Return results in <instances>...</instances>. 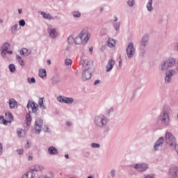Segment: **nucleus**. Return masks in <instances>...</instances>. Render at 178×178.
<instances>
[{
    "label": "nucleus",
    "instance_id": "15",
    "mask_svg": "<svg viewBox=\"0 0 178 178\" xmlns=\"http://www.w3.org/2000/svg\"><path fill=\"white\" fill-rule=\"evenodd\" d=\"M47 31L49 33V37H50V38H53V40H55V38L58 37V33L56 31V29L55 28L48 29Z\"/></svg>",
    "mask_w": 178,
    "mask_h": 178
},
{
    "label": "nucleus",
    "instance_id": "51",
    "mask_svg": "<svg viewBox=\"0 0 178 178\" xmlns=\"http://www.w3.org/2000/svg\"><path fill=\"white\" fill-rule=\"evenodd\" d=\"M18 151V155H23V149H19Z\"/></svg>",
    "mask_w": 178,
    "mask_h": 178
},
{
    "label": "nucleus",
    "instance_id": "6",
    "mask_svg": "<svg viewBox=\"0 0 178 178\" xmlns=\"http://www.w3.org/2000/svg\"><path fill=\"white\" fill-rule=\"evenodd\" d=\"M165 143L170 147H175L176 145V138L169 131L165 132Z\"/></svg>",
    "mask_w": 178,
    "mask_h": 178
},
{
    "label": "nucleus",
    "instance_id": "14",
    "mask_svg": "<svg viewBox=\"0 0 178 178\" xmlns=\"http://www.w3.org/2000/svg\"><path fill=\"white\" fill-rule=\"evenodd\" d=\"M169 176L170 178H178V167L175 166L169 170Z\"/></svg>",
    "mask_w": 178,
    "mask_h": 178
},
{
    "label": "nucleus",
    "instance_id": "3",
    "mask_svg": "<svg viewBox=\"0 0 178 178\" xmlns=\"http://www.w3.org/2000/svg\"><path fill=\"white\" fill-rule=\"evenodd\" d=\"M90 33H88L87 31L83 30L78 36L74 38V42L76 45L80 44H86V42H88V40H90Z\"/></svg>",
    "mask_w": 178,
    "mask_h": 178
},
{
    "label": "nucleus",
    "instance_id": "37",
    "mask_svg": "<svg viewBox=\"0 0 178 178\" xmlns=\"http://www.w3.org/2000/svg\"><path fill=\"white\" fill-rule=\"evenodd\" d=\"M19 26V25H17V24H15V25H13L11 28V33L13 34H15V33H16V31H17V27Z\"/></svg>",
    "mask_w": 178,
    "mask_h": 178
},
{
    "label": "nucleus",
    "instance_id": "46",
    "mask_svg": "<svg viewBox=\"0 0 178 178\" xmlns=\"http://www.w3.org/2000/svg\"><path fill=\"white\" fill-rule=\"evenodd\" d=\"M44 133H48L49 132V127H48V125H44Z\"/></svg>",
    "mask_w": 178,
    "mask_h": 178
},
{
    "label": "nucleus",
    "instance_id": "33",
    "mask_svg": "<svg viewBox=\"0 0 178 178\" xmlns=\"http://www.w3.org/2000/svg\"><path fill=\"white\" fill-rule=\"evenodd\" d=\"M9 47H10V44L8 42L3 43L1 48L3 49V51H8V49H9Z\"/></svg>",
    "mask_w": 178,
    "mask_h": 178
},
{
    "label": "nucleus",
    "instance_id": "41",
    "mask_svg": "<svg viewBox=\"0 0 178 178\" xmlns=\"http://www.w3.org/2000/svg\"><path fill=\"white\" fill-rule=\"evenodd\" d=\"M110 176L112 178H115L116 176V170L115 169H112L110 172Z\"/></svg>",
    "mask_w": 178,
    "mask_h": 178
},
{
    "label": "nucleus",
    "instance_id": "11",
    "mask_svg": "<svg viewBox=\"0 0 178 178\" xmlns=\"http://www.w3.org/2000/svg\"><path fill=\"white\" fill-rule=\"evenodd\" d=\"M165 141V138L163 137H160L154 143V151H160L162 149L163 147V143Z\"/></svg>",
    "mask_w": 178,
    "mask_h": 178
},
{
    "label": "nucleus",
    "instance_id": "23",
    "mask_svg": "<svg viewBox=\"0 0 178 178\" xmlns=\"http://www.w3.org/2000/svg\"><path fill=\"white\" fill-rule=\"evenodd\" d=\"M115 44H116V42L115 41L114 39H111V38L108 39L107 40L108 47H109L110 48H113V47H115Z\"/></svg>",
    "mask_w": 178,
    "mask_h": 178
},
{
    "label": "nucleus",
    "instance_id": "26",
    "mask_svg": "<svg viewBox=\"0 0 178 178\" xmlns=\"http://www.w3.org/2000/svg\"><path fill=\"white\" fill-rule=\"evenodd\" d=\"M31 113V111H29L28 113L26 115V124L27 126H30V123H31V115H30Z\"/></svg>",
    "mask_w": 178,
    "mask_h": 178
},
{
    "label": "nucleus",
    "instance_id": "39",
    "mask_svg": "<svg viewBox=\"0 0 178 178\" xmlns=\"http://www.w3.org/2000/svg\"><path fill=\"white\" fill-rule=\"evenodd\" d=\"M67 41L68 44L72 45V44H73V42H74V38H73V36L70 35L67 38Z\"/></svg>",
    "mask_w": 178,
    "mask_h": 178
},
{
    "label": "nucleus",
    "instance_id": "29",
    "mask_svg": "<svg viewBox=\"0 0 178 178\" xmlns=\"http://www.w3.org/2000/svg\"><path fill=\"white\" fill-rule=\"evenodd\" d=\"M139 50V56H140V58H144L145 56V48L140 47Z\"/></svg>",
    "mask_w": 178,
    "mask_h": 178
},
{
    "label": "nucleus",
    "instance_id": "17",
    "mask_svg": "<svg viewBox=\"0 0 178 178\" xmlns=\"http://www.w3.org/2000/svg\"><path fill=\"white\" fill-rule=\"evenodd\" d=\"M141 47L145 48L147 45H148V35H145L143 36L141 41H140Z\"/></svg>",
    "mask_w": 178,
    "mask_h": 178
},
{
    "label": "nucleus",
    "instance_id": "58",
    "mask_svg": "<svg viewBox=\"0 0 178 178\" xmlns=\"http://www.w3.org/2000/svg\"><path fill=\"white\" fill-rule=\"evenodd\" d=\"M19 15H22L23 13V10L22 9L18 10Z\"/></svg>",
    "mask_w": 178,
    "mask_h": 178
},
{
    "label": "nucleus",
    "instance_id": "34",
    "mask_svg": "<svg viewBox=\"0 0 178 178\" xmlns=\"http://www.w3.org/2000/svg\"><path fill=\"white\" fill-rule=\"evenodd\" d=\"M8 68L11 73H15V72H16V67L15 66V64H10Z\"/></svg>",
    "mask_w": 178,
    "mask_h": 178
},
{
    "label": "nucleus",
    "instance_id": "63",
    "mask_svg": "<svg viewBox=\"0 0 178 178\" xmlns=\"http://www.w3.org/2000/svg\"><path fill=\"white\" fill-rule=\"evenodd\" d=\"M28 159H29V161H31V160L33 159V156H29L28 157Z\"/></svg>",
    "mask_w": 178,
    "mask_h": 178
},
{
    "label": "nucleus",
    "instance_id": "40",
    "mask_svg": "<svg viewBox=\"0 0 178 178\" xmlns=\"http://www.w3.org/2000/svg\"><path fill=\"white\" fill-rule=\"evenodd\" d=\"M72 63V59H69V58L65 59V66H70Z\"/></svg>",
    "mask_w": 178,
    "mask_h": 178
},
{
    "label": "nucleus",
    "instance_id": "48",
    "mask_svg": "<svg viewBox=\"0 0 178 178\" xmlns=\"http://www.w3.org/2000/svg\"><path fill=\"white\" fill-rule=\"evenodd\" d=\"M3 152V148L2 147V144L0 143V155H2Z\"/></svg>",
    "mask_w": 178,
    "mask_h": 178
},
{
    "label": "nucleus",
    "instance_id": "19",
    "mask_svg": "<svg viewBox=\"0 0 178 178\" xmlns=\"http://www.w3.org/2000/svg\"><path fill=\"white\" fill-rule=\"evenodd\" d=\"M48 152L50 155H56L58 154V149L54 146H51L48 148Z\"/></svg>",
    "mask_w": 178,
    "mask_h": 178
},
{
    "label": "nucleus",
    "instance_id": "21",
    "mask_svg": "<svg viewBox=\"0 0 178 178\" xmlns=\"http://www.w3.org/2000/svg\"><path fill=\"white\" fill-rule=\"evenodd\" d=\"M40 15H42V17L47 20H54V17H52L51 14H47L45 12L42 11Z\"/></svg>",
    "mask_w": 178,
    "mask_h": 178
},
{
    "label": "nucleus",
    "instance_id": "38",
    "mask_svg": "<svg viewBox=\"0 0 178 178\" xmlns=\"http://www.w3.org/2000/svg\"><path fill=\"white\" fill-rule=\"evenodd\" d=\"M113 27L116 31H118V30L120 29V22H115L113 24Z\"/></svg>",
    "mask_w": 178,
    "mask_h": 178
},
{
    "label": "nucleus",
    "instance_id": "50",
    "mask_svg": "<svg viewBox=\"0 0 178 178\" xmlns=\"http://www.w3.org/2000/svg\"><path fill=\"white\" fill-rule=\"evenodd\" d=\"M99 83H101V81L99 79H97L94 82V86H97V84H99Z\"/></svg>",
    "mask_w": 178,
    "mask_h": 178
},
{
    "label": "nucleus",
    "instance_id": "2",
    "mask_svg": "<svg viewBox=\"0 0 178 178\" xmlns=\"http://www.w3.org/2000/svg\"><path fill=\"white\" fill-rule=\"evenodd\" d=\"M94 124L99 129H105L106 127L109 120L104 115H96L94 118Z\"/></svg>",
    "mask_w": 178,
    "mask_h": 178
},
{
    "label": "nucleus",
    "instance_id": "60",
    "mask_svg": "<svg viewBox=\"0 0 178 178\" xmlns=\"http://www.w3.org/2000/svg\"><path fill=\"white\" fill-rule=\"evenodd\" d=\"M29 143L27 142V143L25 145V148H29Z\"/></svg>",
    "mask_w": 178,
    "mask_h": 178
},
{
    "label": "nucleus",
    "instance_id": "7",
    "mask_svg": "<svg viewBox=\"0 0 178 178\" xmlns=\"http://www.w3.org/2000/svg\"><path fill=\"white\" fill-rule=\"evenodd\" d=\"M126 53L129 59H131V58L134 56V54H136V49L134 48V43L133 42L128 44L126 49Z\"/></svg>",
    "mask_w": 178,
    "mask_h": 178
},
{
    "label": "nucleus",
    "instance_id": "22",
    "mask_svg": "<svg viewBox=\"0 0 178 178\" xmlns=\"http://www.w3.org/2000/svg\"><path fill=\"white\" fill-rule=\"evenodd\" d=\"M51 84H58V83H60V76H54L51 79Z\"/></svg>",
    "mask_w": 178,
    "mask_h": 178
},
{
    "label": "nucleus",
    "instance_id": "12",
    "mask_svg": "<svg viewBox=\"0 0 178 178\" xmlns=\"http://www.w3.org/2000/svg\"><path fill=\"white\" fill-rule=\"evenodd\" d=\"M57 101L62 104H72L74 102V99L72 97H66L65 96H59L57 97Z\"/></svg>",
    "mask_w": 178,
    "mask_h": 178
},
{
    "label": "nucleus",
    "instance_id": "30",
    "mask_svg": "<svg viewBox=\"0 0 178 178\" xmlns=\"http://www.w3.org/2000/svg\"><path fill=\"white\" fill-rule=\"evenodd\" d=\"M16 59L18 60V63L20 65V66H24V60L22 59V56L17 55Z\"/></svg>",
    "mask_w": 178,
    "mask_h": 178
},
{
    "label": "nucleus",
    "instance_id": "32",
    "mask_svg": "<svg viewBox=\"0 0 178 178\" xmlns=\"http://www.w3.org/2000/svg\"><path fill=\"white\" fill-rule=\"evenodd\" d=\"M39 106L42 108V109H46L45 106H44V98H40L38 101Z\"/></svg>",
    "mask_w": 178,
    "mask_h": 178
},
{
    "label": "nucleus",
    "instance_id": "62",
    "mask_svg": "<svg viewBox=\"0 0 178 178\" xmlns=\"http://www.w3.org/2000/svg\"><path fill=\"white\" fill-rule=\"evenodd\" d=\"M47 65H51V60H47Z\"/></svg>",
    "mask_w": 178,
    "mask_h": 178
},
{
    "label": "nucleus",
    "instance_id": "1",
    "mask_svg": "<svg viewBox=\"0 0 178 178\" xmlns=\"http://www.w3.org/2000/svg\"><path fill=\"white\" fill-rule=\"evenodd\" d=\"M172 113V108L169 106H164L159 116V120L163 126L168 127L170 125V117L169 115Z\"/></svg>",
    "mask_w": 178,
    "mask_h": 178
},
{
    "label": "nucleus",
    "instance_id": "5",
    "mask_svg": "<svg viewBox=\"0 0 178 178\" xmlns=\"http://www.w3.org/2000/svg\"><path fill=\"white\" fill-rule=\"evenodd\" d=\"M91 66H92V63L91 61H88L86 65L85 66V70L82 74L83 81H87L90 80V77L92 76V73L91 72Z\"/></svg>",
    "mask_w": 178,
    "mask_h": 178
},
{
    "label": "nucleus",
    "instance_id": "47",
    "mask_svg": "<svg viewBox=\"0 0 178 178\" xmlns=\"http://www.w3.org/2000/svg\"><path fill=\"white\" fill-rule=\"evenodd\" d=\"M80 65L84 67V65H86V60H81Z\"/></svg>",
    "mask_w": 178,
    "mask_h": 178
},
{
    "label": "nucleus",
    "instance_id": "10",
    "mask_svg": "<svg viewBox=\"0 0 178 178\" xmlns=\"http://www.w3.org/2000/svg\"><path fill=\"white\" fill-rule=\"evenodd\" d=\"M42 124H44L42 119H41V118H36L35 119V130L36 134H40L41 129H42Z\"/></svg>",
    "mask_w": 178,
    "mask_h": 178
},
{
    "label": "nucleus",
    "instance_id": "36",
    "mask_svg": "<svg viewBox=\"0 0 178 178\" xmlns=\"http://www.w3.org/2000/svg\"><path fill=\"white\" fill-rule=\"evenodd\" d=\"M0 123L3 124H8V123H9V121L5 120V118H3V116H0Z\"/></svg>",
    "mask_w": 178,
    "mask_h": 178
},
{
    "label": "nucleus",
    "instance_id": "4",
    "mask_svg": "<svg viewBox=\"0 0 178 178\" xmlns=\"http://www.w3.org/2000/svg\"><path fill=\"white\" fill-rule=\"evenodd\" d=\"M176 65V58L168 57L163 60L160 65V70L161 72H166L170 67H173Z\"/></svg>",
    "mask_w": 178,
    "mask_h": 178
},
{
    "label": "nucleus",
    "instance_id": "25",
    "mask_svg": "<svg viewBox=\"0 0 178 178\" xmlns=\"http://www.w3.org/2000/svg\"><path fill=\"white\" fill-rule=\"evenodd\" d=\"M152 2L153 0H149L147 3L146 8L149 12H152V10H154V8H152Z\"/></svg>",
    "mask_w": 178,
    "mask_h": 178
},
{
    "label": "nucleus",
    "instance_id": "61",
    "mask_svg": "<svg viewBox=\"0 0 178 178\" xmlns=\"http://www.w3.org/2000/svg\"><path fill=\"white\" fill-rule=\"evenodd\" d=\"M92 51H93L92 47H90L89 48V51L90 52V54H91V52H92Z\"/></svg>",
    "mask_w": 178,
    "mask_h": 178
},
{
    "label": "nucleus",
    "instance_id": "56",
    "mask_svg": "<svg viewBox=\"0 0 178 178\" xmlns=\"http://www.w3.org/2000/svg\"><path fill=\"white\" fill-rule=\"evenodd\" d=\"M174 147H175V149L177 154H178V145L176 144V145L174 146Z\"/></svg>",
    "mask_w": 178,
    "mask_h": 178
},
{
    "label": "nucleus",
    "instance_id": "31",
    "mask_svg": "<svg viewBox=\"0 0 178 178\" xmlns=\"http://www.w3.org/2000/svg\"><path fill=\"white\" fill-rule=\"evenodd\" d=\"M141 90L140 88H136L134 90L133 97H136V95H138L140 97L141 95Z\"/></svg>",
    "mask_w": 178,
    "mask_h": 178
},
{
    "label": "nucleus",
    "instance_id": "20",
    "mask_svg": "<svg viewBox=\"0 0 178 178\" xmlns=\"http://www.w3.org/2000/svg\"><path fill=\"white\" fill-rule=\"evenodd\" d=\"M8 104L10 109H15V108H16V106L17 105V102H16L15 99H10L8 101Z\"/></svg>",
    "mask_w": 178,
    "mask_h": 178
},
{
    "label": "nucleus",
    "instance_id": "43",
    "mask_svg": "<svg viewBox=\"0 0 178 178\" xmlns=\"http://www.w3.org/2000/svg\"><path fill=\"white\" fill-rule=\"evenodd\" d=\"M19 25L22 27H24L26 26V21L24 19H21L19 21Z\"/></svg>",
    "mask_w": 178,
    "mask_h": 178
},
{
    "label": "nucleus",
    "instance_id": "49",
    "mask_svg": "<svg viewBox=\"0 0 178 178\" xmlns=\"http://www.w3.org/2000/svg\"><path fill=\"white\" fill-rule=\"evenodd\" d=\"M6 52H8V51L2 50L1 56H3V57L6 56Z\"/></svg>",
    "mask_w": 178,
    "mask_h": 178
},
{
    "label": "nucleus",
    "instance_id": "53",
    "mask_svg": "<svg viewBox=\"0 0 178 178\" xmlns=\"http://www.w3.org/2000/svg\"><path fill=\"white\" fill-rule=\"evenodd\" d=\"M8 118L10 120L13 119V115L12 114V113H8Z\"/></svg>",
    "mask_w": 178,
    "mask_h": 178
},
{
    "label": "nucleus",
    "instance_id": "55",
    "mask_svg": "<svg viewBox=\"0 0 178 178\" xmlns=\"http://www.w3.org/2000/svg\"><path fill=\"white\" fill-rule=\"evenodd\" d=\"M119 67H122V58H120V56L119 57Z\"/></svg>",
    "mask_w": 178,
    "mask_h": 178
},
{
    "label": "nucleus",
    "instance_id": "52",
    "mask_svg": "<svg viewBox=\"0 0 178 178\" xmlns=\"http://www.w3.org/2000/svg\"><path fill=\"white\" fill-rule=\"evenodd\" d=\"M145 178H154L153 176H151L149 175H144Z\"/></svg>",
    "mask_w": 178,
    "mask_h": 178
},
{
    "label": "nucleus",
    "instance_id": "27",
    "mask_svg": "<svg viewBox=\"0 0 178 178\" xmlns=\"http://www.w3.org/2000/svg\"><path fill=\"white\" fill-rule=\"evenodd\" d=\"M20 55H24V56H29L30 55V52H29V49L24 48L19 51Z\"/></svg>",
    "mask_w": 178,
    "mask_h": 178
},
{
    "label": "nucleus",
    "instance_id": "54",
    "mask_svg": "<svg viewBox=\"0 0 178 178\" xmlns=\"http://www.w3.org/2000/svg\"><path fill=\"white\" fill-rule=\"evenodd\" d=\"M112 112H113V107L110 108V109L108 111V115H110L111 113H112Z\"/></svg>",
    "mask_w": 178,
    "mask_h": 178
},
{
    "label": "nucleus",
    "instance_id": "44",
    "mask_svg": "<svg viewBox=\"0 0 178 178\" xmlns=\"http://www.w3.org/2000/svg\"><path fill=\"white\" fill-rule=\"evenodd\" d=\"M91 147H92V148H99L100 145H99V143H93L91 144Z\"/></svg>",
    "mask_w": 178,
    "mask_h": 178
},
{
    "label": "nucleus",
    "instance_id": "9",
    "mask_svg": "<svg viewBox=\"0 0 178 178\" xmlns=\"http://www.w3.org/2000/svg\"><path fill=\"white\" fill-rule=\"evenodd\" d=\"M175 74H176L175 70H168V72H165V83L169 84L172 83V77H173Z\"/></svg>",
    "mask_w": 178,
    "mask_h": 178
},
{
    "label": "nucleus",
    "instance_id": "59",
    "mask_svg": "<svg viewBox=\"0 0 178 178\" xmlns=\"http://www.w3.org/2000/svg\"><path fill=\"white\" fill-rule=\"evenodd\" d=\"M7 54H9V55H12V54H13V51H8L7 50Z\"/></svg>",
    "mask_w": 178,
    "mask_h": 178
},
{
    "label": "nucleus",
    "instance_id": "57",
    "mask_svg": "<svg viewBox=\"0 0 178 178\" xmlns=\"http://www.w3.org/2000/svg\"><path fill=\"white\" fill-rule=\"evenodd\" d=\"M106 48V47L105 46H102L100 49V51H105Z\"/></svg>",
    "mask_w": 178,
    "mask_h": 178
},
{
    "label": "nucleus",
    "instance_id": "18",
    "mask_svg": "<svg viewBox=\"0 0 178 178\" xmlns=\"http://www.w3.org/2000/svg\"><path fill=\"white\" fill-rule=\"evenodd\" d=\"M42 169H44L43 166L36 164L34 165V168L31 169V170L29 172H31L32 175H33V172H41V170H42ZM31 177H33V175H31Z\"/></svg>",
    "mask_w": 178,
    "mask_h": 178
},
{
    "label": "nucleus",
    "instance_id": "42",
    "mask_svg": "<svg viewBox=\"0 0 178 178\" xmlns=\"http://www.w3.org/2000/svg\"><path fill=\"white\" fill-rule=\"evenodd\" d=\"M27 81H28V83H29V84H31V83L34 84L35 83V78H34V77H32L31 79L28 78Z\"/></svg>",
    "mask_w": 178,
    "mask_h": 178
},
{
    "label": "nucleus",
    "instance_id": "28",
    "mask_svg": "<svg viewBox=\"0 0 178 178\" xmlns=\"http://www.w3.org/2000/svg\"><path fill=\"white\" fill-rule=\"evenodd\" d=\"M47 76V70L45 69H42L39 70V77L44 79Z\"/></svg>",
    "mask_w": 178,
    "mask_h": 178
},
{
    "label": "nucleus",
    "instance_id": "35",
    "mask_svg": "<svg viewBox=\"0 0 178 178\" xmlns=\"http://www.w3.org/2000/svg\"><path fill=\"white\" fill-rule=\"evenodd\" d=\"M72 15L73 17L79 18V17H81V13L79 11H73L72 13Z\"/></svg>",
    "mask_w": 178,
    "mask_h": 178
},
{
    "label": "nucleus",
    "instance_id": "45",
    "mask_svg": "<svg viewBox=\"0 0 178 178\" xmlns=\"http://www.w3.org/2000/svg\"><path fill=\"white\" fill-rule=\"evenodd\" d=\"M134 3H135V2H134V0H129L128 1H127V5H129V6H134Z\"/></svg>",
    "mask_w": 178,
    "mask_h": 178
},
{
    "label": "nucleus",
    "instance_id": "13",
    "mask_svg": "<svg viewBox=\"0 0 178 178\" xmlns=\"http://www.w3.org/2000/svg\"><path fill=\"white\" fill-rule=\"evenodd\" d=\"M26 108L28 109L31 108L32 113H36L37 111H38V104H37L35 102L29 101Z\"/></svg>",
    "mask_w": 178,
    "mask_h": 178
},
{
    "label": "nucleus",
    "instance_id": "24",
    "mask_svg": "<svg viewBox=\"0 0 178 178\" xmlns=\"http://www.w3.org/2000/svg\"><path fill=\"white\" fill-rule=\"evenodd\" d=\"M17 133L18 137H20L21 138H24V137H26V131L23 129H17Z\"/></svg>",
    "mask_w": 178,
    "mask_h": 178
},
{
    "label": "nucleus",
    "instance_id": "64",
    "mask_svg": "<svg viewBox=\"0 0 178 178\" xmlns=\"http://www.w3.org/2000/svg\"><path fill=\"white\" fill-rule=\"evenodd\" d=\"M67 126H72V122H67Z\"/></svg>",
    "mask_w": 178,
    "mask_h": 178
},
{
    "label": "nucleus",
    "instance_id": "8",
    "mask_svg": "<svg viewBox=\"0 0 178 178\" xmlns=\"http://www.w3.org/2000/svg\"><path fill=\"white\" fill-rule=\"evenodd\" d=\"M131 168H134L136 170H138V172H145L149 166L148 164L145 163H136V164H133L130 165Z\"/></svg>",
    "mask_w": 178,
    "mask_h": 178
},
{
    "label": "nucleus",
    "instance_id": "16",
    "mask_svg": "<svg viewBox=\"0 0 178 178\" xmlns=\"http://www.w3.org/2000/svg\"><path fill=\"white\" fill-rule=\"evenodd\" d=\"M113 66H115V61L113 60V59L108 60V63L106 65V72H111V70L113 69Z\"/></svg>",
    "mask_w": 178,
    "mask_h": 178
}]
</instances>
